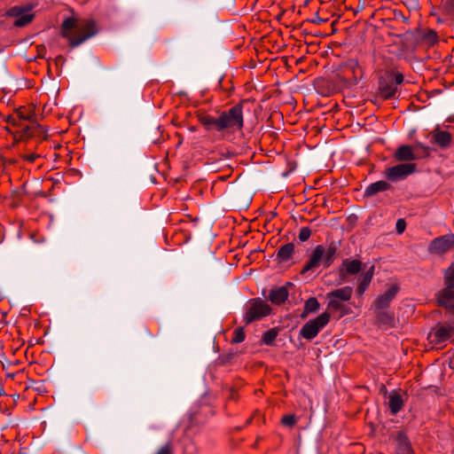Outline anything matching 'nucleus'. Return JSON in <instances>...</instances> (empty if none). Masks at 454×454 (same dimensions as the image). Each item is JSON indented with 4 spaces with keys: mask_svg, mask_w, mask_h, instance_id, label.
I'll return each mask as SVG.
<instances>
[{
    "mask_svg": "<svg viewBox=\"0 0 454 454\" xmlns=\"http://www.w3.org/2000/svg\"><path fill=\"white\" fill-rule=\"evenodd\" d=\"M278 333L274 329H270L262 335V341L266 345H271L276 340Z\"/></svg>",
    "mask_w": 454,
    "mask_h": 454,
    "instance_id": "nucleus-28",
    "label": "nucleus"
},
{
    "mask_svg": "<svg viewBox=\"0 0 454 454\" xmlns=\"http://www.w3.org/2000/svg\"><path fill=\"white\" fill-rule=\"evenodd\" d=\"M319 302L315 297L308 299L304 305V311L301 314L302 317H307L309 313L316 312L319 309Z\"/></svg>",
    "mask_w": 454,
    "mask_h": 454,
    "instance_id": "nucleus-26",
    "label": "nucleus"
},
{
    "mask_svg": "<svg viewBox=\"0 0 454 454\" xmlns=\"http://www.w3.org/2000/svg\"><path fill=\"white\" fill-rule=\"evenodd\" d=\"M390 188V184L386 181H377L371 184L364 191V195L367 197L373 196L380 192L387 191Z\"/></svg>",
    "mask_w": 454,
    "mask_h": 454,
    "instance_id": "nucleus-23",
    "label": "nucleus"
},
{
    "mask_svg": "<svg viewBox=\"0 0 454 454\" xmlns=\"http://www.w3.org/2000/svg\"><path fill=\"white\" fill-rule=\"evenodd\" d=\"M288 297V290L286 286H279L271 289L269 294V300L276 305H280L286 301Z\"/></svg>",
    "mask_w": 454,
    "mask_h": 454,
    "instance_id": "nucleus-20",
    "label": "nucleus"
},
{
    "mask_svg": "<svg viewBox=\"0 0 454 454\" xmlns=\"http://www.w3.org/2000/svg\"><path fill=\"white\" fill-rule=\"evenodd\" d=\"M245 340V332L243 327H238L233 331L231 343H240Z\"/></svg>",
    "mask_w": 454,
    "mask_h": 454,
    "instance_id": "nucleus-30",
    "label": "nucleus"
},
{
    "mask_svg": "<svg viewBox=\"0 0 454 454\" xmlns=\"http://www.w3.org/2000/svg\"><path fill=\"white\" fill-rule=\"evenodd\" d=\"M189 129L192 132L196 131V128L194 126L190 127Z\"/></svg>",
    "mask_w": 454,
    "mask_h": 454,
    "instance_id": "nucleus-39",
    "label": "nucleus"
},
{
    "mask_svg": "<svg viewBox=\"0 0 454 454\" xmlns=\"http://www.w3.org/2000/svg\"><path fill=\"white\" fill-rule=\"evenodd\" d=\"M431 149L422 143H416L414 146L401 145L395 153V160L399 161H411L429 156Z\"/></svg>",
    "mask_w": 454,
    "mask_h": 454,
    "instance_id": "nucleus-4",
    "label": "nucleus"
},
{
    "mask_svg": "<svg viewBox=\"0 0 454 454\" xmlns=\"http://www.w3.org/2000/svg\"><path fill=\"white\" fill-rule=\"evenodd\" d=\"M429 342L442 347L446 341L454 339V326L437 325L427 336Z\"/></svg>",
    "mask_w": 454,
    "mask_h": 454,
    "instance_id": "nucleus-10",
    "label": "nucleus"
},
{
    "mask_svg": "<svg viewBox=\"0 0 454 454\" xmlns=\"http://www.w3.org/2000/svg\"><path fill=\"white\" fill-rule=\"evenodd\" d=\"M403 404V402L400 395L394 394L389 396V409L393 414L399 412Z\"/></svg>",
    "mask_w": 454,
    "mask_h": 454,
    "instance_id": "nucleus-25",
    "label": "nucleus"
},
{
    "mask_svg": "<svg viewBox=\"0 0 454 454\" xmlns=\"http://www.w3.org/2000/svg\"><path fill=\"white\" fill-rule=\"evenodd\" d=\"M341 72L349 85H356L364 76L363 67L356 59L346 60L341 66Z\"/></svg>",
    "mask_w": 454,
    "mask_h": 454,
    "instance_id": "nucleus-9",
    "label": "nucleus"
},
{
    "mask_svg": "<svg viewBox=\"0 0 454 454\" xmlns=\"http://www.w3.org/2000/svg\"><path fill=\"white\" fill-rule=\"evenodd\" d=\"M7 121L12 125H20L17 114L15 116H9Z\"/></svg>",
    "mask_w": 454,
    "mask_h": 454,
    "instance_id": "nucleus-37",
    "label": "nucleus"
},
{
    "mask_svg": "<svg viewBox=\"0 0 454 454\" xmlns=\"http://www.w3.org/2000/svg\"><path fill=\"white\" fill-rule=\"evenodd\" d=\"M7 15L11 17H15L16 20H14V26L15 27H25L32 20L34 15L30 12L29 10H26L21 7L14 6L11 8L7 12Z\"/></svg>",
    "mask_w": 454,
    "mask_h": 454,
    "instance_id": "nucleus-14",
    "label": "nucleus"
},
{
    "mask_svg": "<svg viewBox=\"0 0 454 454\" xmlns=\"http://www.w3.org/2000/svg\"><path fill=\"white\" fill-rule=\"evenodd\" d=\"M271 308L260 298L250 300L246 305L244 321L247 325L270 315Z\"/></svg>",
    "mask_w": 454,
    "mask_h": 454,
    "instance_id": "nucleus-6",
    "label": "nucleus"
},
{
    "mask_svg": "<svg viewBox=\"0 0 454 454\" xmlns=\"http://www.w3.org/2000/svg\"><path fill=\"white\" fill-rule=\"evenodd\" d=\"M380 91L384 98H391L397 92V87L394 84L393 80L389 82L381 81L380 82Z\"/></svg>",
    "mask_w": 454,
    "mask_h": 454,
    "instance_id": "nucleus-24",
    "label": "nucleus"
},
{
    "mask_svg": "<svg viewBox=\"0 0 454 454\" xmlns=\"http://www.w3.org/2000/svg\"><path fill=\"white\" fill-rule=\"evenodd\" d=\"M294 253V245L287 243L278 248L276 257L278 262H286L292 259Z\"/></svg>",
    "mask_w": 454,
    "mask_h": 454,
    "instance_id": "nucleus-21",
    "label": "nucleus"
},
{
    "mask_svg": "<svg viewBox=\"0 0 454 454\" xmlns=\"http://www.w3.org/2000/svg\"><path fill=\"white\" fill-rule=\"evenodd\" d=\"M454 247V234L450 233L431 241L428 247L430 254H442Z\"/></svg>",
    "mask_w": 454,
    "mask_h": 454,
    "instance_id": "nucleus-12",
    "label": "nucleus"
},
{
    "mask_svg": "<svg viewBox=\"0 0 454 454\" xmlns=\"http://www.w3.org/2000/svg\"><path fill=\"white\" fill-rule=\"evenodd\" d=\"M38 157L39 155L34 153H27L22 156V158L28 162H34Z\"/></svg>",
    "mask_w": 454,
    "mask_h": 454,
    "instance_id": "nucleus-34",
    "label": "nucleus"
},
{
    "mask_svg": "<svg viewBox=\"0 0 454 454\" xmlns=\"http://www.w3.org/2000/svg\"><path fill=\"white\" fill-rule=\"evenodd\" d=\"M281 423L286 427H293L296 423V419L292 414L285 415L281 419Z\"/></svg>",
    "mask_w": 454,
    "mask_h": 454,
    "instance_id": "nucleus-32",
    "label": "nucleus"
},
{
    "mask_svg": "<svg viewBox=\"0 0 454 454\" xmlns=\"http://www.w3.org/2000/svg\"><path fill=\"white\" fill-rule=\"evenodd\" d=\"M198 120L201 123V125H203L205 129L208 131L213 129L216 131H223V126L220 116L214 117L206 113H200L198 114Z\"/></svg>",
    "mask_w": 454,
    "mask_h": 454,
    "instance_id": "nucleus-16",
    "label": "nucleus"
},
{
    "mask_svg": "<svg viewBox=\"0 0 454 454\" xmlns=\"http://www.w3.org/2000/svg\"><path fill=\"white\" fill-rule=\"evenodd\" d=\"M311 235V231L309 227H303L300 230L299 239L302 242L308 240Z\"/></svg>",
    "mask_w": 454,
    "mask_h": 454,
    "instance_id": "nucleus-31",
    "label": "nucleus"
},
{
    "mask_svg": "<svg viewBox=\"0 0 454 454\" xmlns=\"http://www.w3.org/2000/svg\"><path fill=\"white\" fill-rule=\"evenodd\" d=\"M353 294V288L351 286H344L339 289H335L327 294L329 299L328 308L331 309H339L340 308V301H348Z\"/></svg>",
    "mask_w": 454,
    "mask_h": 454,
    "instance_id": "nucleus-11",
    "label": "nucleus"
},
{
    "mask_svg": "<svg viewBox=\"0 0 454 454\" xmlns=\"http://www.w3.org/2000/svg\"><path fill=\"white\" fill-rule=\"evenodd\" d=\"M438 40V36L435 31L430 29L427 30L424 35H423V41L427 43L433 45Z\"/></svg>",
    "mask_w": 454,
    "mask_h": 454,
    "instance_id": "nucleus-29",
    "label": "nucleus"
},
{
    "mask_svg": "<svg viewBox=\"0 0 454 454\" xmlns=\"http://www.w3.org/2000/svg\"><path fill=\"white\" fill-rule=\"evenodd\" d=\"M19 121H28L30 125L23 127L20 130V137H45V129L43 126L37 124L36 116L35 114L34 107L32 106H21L16 111Z\"/></svg>",
    "mask_w": 454,
    "mask_h": 454,
    "instance_id": "nucleus-3",
    "label": "nucleus"
},
{
    "mask_svg": "<svg viewBox=\"0 0 454 454\" xmlns=\"http://www.w3.org/2000/svg\"><path fill=\"white\" fill-rule=\"evenodd\" d=\"M156 454H172L171 445L169 443L165 444Z\"/></svg>",
    "mask_w": 454,
    "mask_h": 454,
    "instance_id": "nucleus-35",
    "label": "nucleus"
},
{
    "mask_svg": "<svg viewBox=\"0 0 454 454\" xmlns=\"http://www.w3.org/2000/svg\"><path fill=\"white\" fill-rule=\"evenodd\" d=\"M362 269V262L356 259H345L340 267V275L345 278L348 275H355Z\"/></svg>",
    "mask_w": 454,
    "mask_h": 454,
    "instance_id": "nucleus-17",
    "label": "nucleus"
},
{
    "mask_svg": "<svg viewBox=\"0 0 454 454\" xmlns=\"http://www.w3.org/2000/svg\"><path fill=\"white\" fill-rule=\"evenodd\" d=\"M336 253L337 246L334 243H331L328 247H325L323 245L317 246L301 270V274L304 275L309 271H314L321 265L325 269L329 268L334 261Z\"/></svg>",
    "mask_w": 454,
    "mask_h": 454,
    "instance_id": "nucleus-2",
    "label": "nucleus"
},
{
    "mask_svg": "<svg viewBox=\"0 0 454 454\" xmlns=\"http://www.w3.org/2000/svg\"><path fill=\"white\" fill-rule=\"evenodd\" d=\"M395 228H396V231L399 234L403 233L406 228L405 221L403 219H398L396 222Z\"/></svg>",
    "mask_w": 454,
    "mask_h": 454,
    "instance_id": "nucleus-33",
    "label": "nucleus"
},
{
    "mask_svg": "<svg viewBox=\"0 0 454 454\" xmlns=\"http://www.w3.org/2000/svg\"><path fill=\"white\" fill-rule=\"evenodd\" d=\"M398 292L397 286H392L380 295L375 301V306L378 309H386L388 307L390 301L395 298Z\"/></svg>",
    "mask_w": 454,
    "mask_h": 454,
    "instance_id": "nucleus-19",
    "label": "nucleus"
},
{
    "mask_svg": "<svg viewBox=\"0 0 454 454\" xmlns=\"http://www.w3.org/2000/svg\"><path fill=\"white\" fill-rule=\"evenodd\" d=\"M329 321L330 314L324 312L316 318L309 320L300 330V334L302 338L310 340L318 334Z\"/></svg>",
    "mask_w": 454,
    "mask_h": 454,
    "instance_id": "nucleus-7",
    "label": "nucleus"
},
{
    "mask_svg": "<svg viewBox=\"0 0 454 454\" xmlns=\"http://www.w3.org/2000/svg\"><path fill=\"white\" fill-rule=\"evenodd\" d=\"M395 454H413L408 437L403 432H398L395 437Z\"/></svg>",
    "mask_w": 454,
    "mask_h": 454,
    "instance_id": "nucleus-18",
    "label": "nucleus"
},
{
    "mask_svg": "<svg viewBox=\"0 0 454 454\" xmlns=\"http://www.w3.org/2000/svg\"><path fill=\"white\" fill-rule=\"evenodd\" d=\"M430 142L438 145L442 149H447L451 145L452 135L446 130L435 129L429 134Z\"/></svg>",
    "mask_w": 454,
    "mask_h": 454,
    "instance_id": "nucleus-15",
    "label": "nucleus"
},
{
    "mask_svg": "<svg viewBox=\"0 0 454 454\" xmlns=\"http://www.w3.org/2000/svg\"><path fill=\"white\" fill-rule=\"evenodd\" d=\"M374 275V266H371L368 270L364 272L359 278V285L357 286V293L362 295L368 288Z\"/></svg>",
    "mask_w": 454,
    "mask_h": 454,
    "instance_id": "nucleus-22",
    "label": "nucleus"
},
{
    "mask_svg": "<svg viewBox=\"0 0 454 454\" xmlns=\"http://www.w3.org/2000/svg\"><path fill=\"white\" fill-rule=\"evenodd\" d=\"M391 80H393L394 84L397 87V85L401 84L403 82V75L398 73L394 77H392Z\"/></svg>",
    "mask_w": 454,
    "mask_h": 454,
    "instance_id": "nucleus-36",
    "label": "nucleus"
},
{
    "mask_svg": "<svg viewBox=\"0 0 454 454\" xmlns=\"http://www.w3.org/2000/svg\"><path fill=\"white\" fill-rule=\"evenodd\" d=\"M445 286H454V264H451L444 273Z\"/></svg>",
    "mask_w": 454,
    "mask_h": 454,
    "instance_id": "nucleus-27",
    "label": "nucleus"
},
{
    "mask_svg": "<svg viewBox=\"0 0 454 454\" xmlns=\"http://www.w3.org/2000/svg\"><path fill=\"white\" fill-rule=\"evenodd\" d=\"M415 163L407 162L387 168L384 171L385 177L391 182L403 180L416 171Z\"/></svg>",
    "mask_w": 454,
    "mask_h": 454,
    "instance_id": "nucleus-8",
    "label": "nucleus"
},
{
    "mask_svg": "<svg viewBox=\"0 0 454 454\" xmlns=\"http://www.w3.org/2000/svg\"><path fill=\"white\" fill-rule=\"evenodd\" d=\"M313 22L320 24L322 22H325V20L320 18H317L316 20H313Z\"/></svg>",
    "mask_w": 454,
    "mask_h": 454,
    "instance_id": "nucleus-38",
    "label": "nucleus"
},
{
    "mask_svg": "<svg viewBox=\"0 0 454 454\" xmlns=\"http://www.w3.org/2000/svg\"><path fill=\"white\" fill-rule=\"evenodd\" d=\"M219 116L223 130H239L243 128V106L240 104L235 105L228 111H223Z\"/></svg>",
    "mask_w": 454,
    "mask_h": 454,
    "instance_id": "nucleus-5",
    "label": "nucleus"
},
{
    "mask_svg": "<svg viewBox=\"0 0 454 454\" xmlns=\"http://www.w3.org/2000/svg\"><path fill=\"white\" fill-rule=\"evenodd\" d=\"M438 303L447 309L448 313L453 317L454 323V286H445L437 296Z\"/></svg>",
    "mask_w": 454,
    "mask_h": 454,
    "instance_id": "nucleus-13",
    "label": "nucleus"
},
{
    "mask_svg": "<svg viewBox=\"0 0 454 454\" xmlns=\"http://www.w3.org/2000/svg\"><path fill=\"white\" fill-rule=\"evenodd\" d=\"M98 26L92 19L68 17L60 26V35L71 48H75L97 35Z\"/></svg>",
    "mask_w": 454,
    "mask_h": 454,
    "instance_id": "nucleus-1",
    "label": "nucleus"
}]
</instances>
